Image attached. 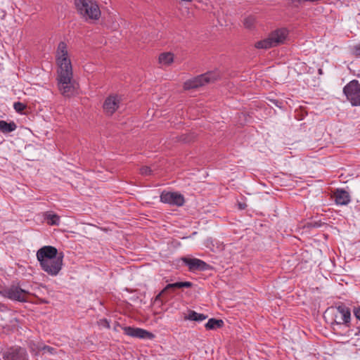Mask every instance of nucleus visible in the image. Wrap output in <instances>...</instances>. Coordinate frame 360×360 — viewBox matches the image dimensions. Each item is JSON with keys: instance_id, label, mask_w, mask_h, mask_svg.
<instances>
[{"instance_id": "29", "label": "nucleus", "mask_w": 360, "mask_h": 360, "mask_svg": "<svg viewBox=\"0 0 360 360\" xmlns=\"http://www.w3.org/2000/svg\"><path fill=\"white\" fill-rule=\"evenodd\" d=\"M353 313L356 319L360 321V307H354Z\"/></svg>"}, {"instance_id": "4", "label": "nucleus", "mask_w": 360, "mask_h": 360, "mask_svg": "<svg viewBox=\"0 0 360 360\" xmlns=\"http://www.w3.org/2000/svg\"><path fill=\"white\" fill-rule=\"evenodd\" d=\"M30 292L21 288L19 283L12 284L0 290V295L14 302H26Z\"/></svg>"}, {"instance_id": "3", "label": "nucleus", "mask_w": 360, "mask_h": 360, "mask_svg": "<svg viewBox=\"0 0 360 360\" xmlns=\"http://www.w3.org/2000/svg\"><path fill=\"white\" fill-rule=\"evenodd\" d=\"M75 6L79 14L86 21L98 20L101 10L96 1H75Z\"/></svg>"}, {"instance_id": "12", "label": "nucleus", "mask_w": 360, "mask_h": 360, "mask_svg": "<svg viewBox=\"0 0 360 360\" xmlns=\"http://www.w3.org/2000/svg\"><path fill=\"white\" fill-rule=\"evenodd\" d=\"M121 98L117 95H110L105 100L103 110L107 115H112L120 107Z\"/></svg>"}, {"instance_id": "28", "label": "nucleus", "mask_w": 360, "mask_h": 360, "mask_svg": "<svg viewBox=\"0 0 360 360\" xmlns=\"http://www.w3.org/2000/svg\"><path fill=\"white\" fill-rule=\"evenodd\" d=\"M98 323H99V325L103 327H105L106 328H110V322L106 319H100Z\"/></svg>"}, {"instance_id": "15", "label": "nucleus", "mask_w": 360, "mask_h": 360, "mask_svg": "<svg viewBox=\"0 0 360 360\" xmlns=\"http://www.w3.org/2000/svg\"><path fill=\"white\" fill-rule=\"evenodd\" d=\"M288 35V31L285 28L277 29L269 34L275 46L283 44Z\"/></svg>"}, {"instance_id": "9", "label": "nucleus", "mask_w": 360, "mask_h": 360, "mask_svg": "<svg viewBox=\"0 0 360 360\" xmlns=\"http://www.w3.org/2000/svg\"><path fill=\"white\" fill-rule=\"evenodd\" d=\"M160 201L163 203H167L170 205H175L177 207L182 206L184 202V197L177 192H165L163 191L160 195Z\"/></svg>"}, {"instance_id": "14", "label": "nucleus", "mask_w": 360, "mask_h": 360, "mask_svg": "<svg viewBox=\"0 0 360 360\" xmlns=\"http://www.w3.org/2000/svg\"><path fill=\"white\" fill-rule=\"evenodd\" d=\"M333 198L338 205H347L351 202V196L348 191L343 188H337L333 192Z\"/></svg>"}, {"instance_id": "8", "label": "nucleus", "mask_w": 360, "mask_h": 360, "mask_svg": "<svg viewBox=\"0 0 360 360\" xmlns=\"http://www.w3.org/2000/svg\"><path fill=\"white\" fill-rule=\"evenodd\" d=\"M58 250L53 246H44L37 252V258L39 262L40 266L46 264L48 260L58 258Z\"/></svg>"}, {"instance_id": "24", "label": "nucleus", "mask_w": 360, "mask_h": 360, "mask_svg": "<svg viewBox=\"0 0 360 360\" xmlns=\"http://www.w3.org/2000/svg\"><path fill=\"white\" fill-rule=\"evenodd\" d=\"M256 25V19L254 16L250 15L246 17L243 20V25L246 29L252 30L255 29Z\"/></svg>"}, {"instance_id": "5", "label": "nucleus", "mask_w": 360, "mask_h": 360, "mask_svg": "<svg viewBox=\"0 0 360 360\" xmlns=\"http://www.w3.org/2000/svg\"><path fill=\"white\" fill-rule=\"evenodd\" d=\"M219 77V73L217 71L208 72L193 77L184 82V88L185 89H196L206 84L213 82Z\"/></svg>"}, {"instance_id": "6", "label": "nucleus", "mask_w": 360, "mask_h": 360, "mask_svg": "<svg viewBox=\"0 0 360 360\" xmlns=\"http://www.w3.org/2000/svg\"><path fill=\"white\" fill-rule=\"evenodd\" d=\"M342 92L352 106H360V83L358 80L352 79L347 83Z\"/></svg>"}, {"instance_id": "11", "label": "nucleus", "mask_w": 360, "mask_h": 360, "mask_svg": "<svg viewBox=\"0 0 360 360\" xmlns=\"http://www.w3.org/2000/svg\"><path fill=\"white\" fill-rule=\"evenodd\" d=\"M182 261L186 265L190 271H205L209 269V264L197 258L183 257Z\"/></svg>"}, {"instance_id": "7", "label": "nucleus", "mask_w": 360, "mask_h": 360, "mask_svg": "<svg viewBox=\"0 0 360 360\" xmlns=\"http://www.w3.org/2000/svg\"><path fill=\"white\" fill-rule=\"evenodd\" d=\"M63 259V254L61 252L58 256V258H54L51 260H48V262H46V264L41 265V268L49 275L56 276L59 274L62 269Z\"/></svg>"}, {"instance_id": "10", "label": "nucleus", "mask_w": 360, "mask_h": 360, "mask_svg": "<svg viewBox=\"0 0 360 360\" xmlns=\"http://www.w3.org/2000/svg\"><path fill=\"white\" fill-rule=\"evenodd\" d=\"M122 330L124 331V333L126 335H128V336H130L132 338L152 340L155 337V335L152 333H150L146 330L139 328H132L130 326H124L122 328Z\"/></svg>"}, {"instance_id": "13", "label": "nucleus", "mask_w": 360, "mask_h": 360, "mask_svg": "<svg viewBox=\"0 0 360 360\" xmlns=\"http://www.w3.org/2000/svg\"><path fill=\"white\" fill-rule=\"evenodd\" d=\"M25 349L20 347H12L4 355V360H27Z\"/></svg>"}, {"instance_id": "21", "label": "nucleus", "mask_w": 360, "mask_h": 360, "mask_svg": "<svg viewBox=\"0 0 360 360\" xmlns=\"http://www.w3.org/2000/svg\"><path fill=\"white\" fill-rule=\"evenodd\" d=\"M28 347L30 349V351L33 353L37 354L38 352H39L41 349H48L49 352H51V350L53 348L49 347V346H41L39 342L35 343L34 341L30 340L28 342Z\"/></svg>"}, {"instance_id": "31", "label": "nucleus", "mask_w": 360, "mask_h": 360, "mask_svg": "<svg viewBox=\"0 0 360 360\" xmlns=\"http://www.w3.org/2000/svg\"><path fill=\"white\" fill-rule=\"evenodd\" d=\"M357 333H355V335H358L359 334H360V326L357 327Z\"/></svg>"}, {"instance_id": "19", "label": "nucleus", "mask_w": 360, "mask_h": 360, "mask_svg": "<svg viewBox=\"0 0 360 360\" xmlns=\"http://www.w3.org/2000/svg\"><path fill=\"white\" fill-rule=\"evenodd\" d=\"M44 219L49 225L58 226L60 224V217L52 212H46L44 214Z\"/></svg>"}, {"instance_id": "30", "label": "nucleus", "mask_w": 360, "mask_h": 360, "mask_svg": "<svg viewBox=\"0 0 360 360\" xmlns=\"http://www.w3.org/2000/svg\"><path fill=\"white\" fill-rule=\"evenodd\" d=\"M190 1H179V8H182V7H185V8H188V4L189 3Z\"/></svg>"}, {"instance_id": "16", "label": "nucleus", "mask_w": 360, "mask_h": 360, "mask_svg": "<svg viewBox=\"0 0 360 360\" xmlns=\"http://www.w3.org/2000/svg\"><path fill=\"white\" fill-rule=\"evenodd\" d=\"M192 283L189 281L184 282H176L174 283L167 284L156 296L155 300H159L160 297L169 290L174 291L176 289L181 288H191L192 286Z\"/></svg>"}, {"instance_id": "23", "label": "nucleus", "mask_w": 360, "mask_h": 360, "mask_svg": "<svg viewBox=\"0 0 360 360\" xmlns=\"http://www.w3.org/2000/svg\"><path fill=\"white\" fill-rule=\"evenodd\" d=\"M174 60V56L171 53H163L159 56V63L162 65H169Z\"/></svg>"}, {"instance_id": "2", "label": "nucleus", "mask_w": 360, "mask_h": 360, "mask_svg": "<svg viewBox=\"0 0 360 360\" xmlns=\"http://www.w3.org/2000/svg\"><path fill=\"white\" fill-rule=\"evenodd\" d=\"M326 311H330L333 316L332 328L334 331H337L342 325L349 326L351 320L350 309L344 304H340L335 307L328 309Z\"/></svg>"}, {"instance_id": "20", "label": "nucleus", "mask_w": 360, "mask_h": 360, "mask_svg": "<svg viewBox=\"0 0 360 360\" xmlns=\"http://www.w3.org/2000/svg\"><path fill=\"white\" fill-rule=\"evenodd\" d=\"M255 46L257 49H270L272 47H275V46L273 43V41L271 39V37H269V35L266 39H264L262 40L257 41L255 44Z\"/></svg>"}, {"instance_id": "17", "label": "nucleus", "mask_w": 360, "mask_h": 360, "mask_svg": "<svg viewBox=\"0 0 360 360\" xmlns=\"http://www.w3.org/2000/svg\"><path fill=\"white\" fill-rule=\"evenodd\" d=\"M17 125L14 122H7L5 120H0V131L4 134H8L15 131Z\"/></svg>"}, {"instance_id": "22", "label": "nucleus", "mask_w": 360, "mask_h": 360, "mask_svg": "<svg viewBox=\"0 0 360 360\" xmlns=\"http://www.w3.org/2000/svg\"><path fill=\"white\" fill-rule=\"evenodd\" d=\"M224 322L221 319H210L205 324V328L207 330H214L222 327Z\"/></svg>"}, {"instance_id": "25", "label": "nucleus", "mask_w": 360, "mask_h": 360, "mask_svg": "<svg viewBox=\"0 0 360 360\" xmlns=\"http://www.w3.org/2000/svg\"><path fill=\"white\" fill-rule=\"evenodd\" d=\"M13 108L17 112H21L25 108V105L20 102H15L13 104Z\"/></svg>"}, {"instance_id": "26", "label": "nucleus", "mask_w": 360, "mask_h": 360, "mask_svg": "<svg viewBox=\"0 0 360 360\" xmlns=\"http://www.w3.org/2000/svg\"><path fill=\"white\" fill-rule=\"evenodd\" d=\"M352 54L356 57H360V44L353 46Z\"/></svg>"}, {"instance_id": "1", "label": "nucleus", "mask_w": 360, "mask_h": 360, "mask_svg": "<svg viewBox=\"0 0 360 360\" xmlns=\"http://www.w3.org/2000/svg\"><path fill=\"white\" fill-rule=\"evenodd\" d=\"M56 61L58 65L57 82L60 94L65 97L73 96L77 89V83L73 79V72L68 46L60 41L56 52Z\"/></svg>"}, {"instance_id": "27", "label": "nucleus", "mask_w": 360, "mask_h": 360, "mask_svg": "<svg viewBox=\"0 0 360 360\" xmlns=\"http://www.w3.org/2000/svg\"><path fill=\"white\" fill-rule=\"evenodd\" d=\"M141 174L143 175H150L152 172V170L148 167H143L140 169Z\"/></svg>"}, {"instance_id": "18", "label": "nucleus", "mask_w": 360, "mask_h": 360, "mask_svg": "<svg viewBox=\"0 0 360 360\" xmlns=\"http://www.w3.org/2000/svg\"><path fill=\"white\" fill-rule=\"evenodd\" d=\"M207 318V316L203 314H200L195 311L191 310L188 311V314L184 317V319L201 322L205 320Z\"/></svg>"}]
</instances>
